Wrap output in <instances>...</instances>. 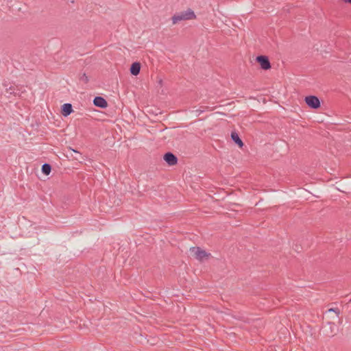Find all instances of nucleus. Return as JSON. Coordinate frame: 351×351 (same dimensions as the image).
Segmentation results:
<instances>
[{
	"instance_id": "f257e3e1",
	"label": "nucleus",
	"mask_w": 351,
	"mask_h": 351,
	"mask_svg": "<svg viewBox=\"0 0 351 351\" xmlns=\"http://www.w3.org/2000/svg\"><path fill=\"white\" fill-rule=\"evenodd\" d=\"M196 18L194 12L189 8L186 10L176 13L171 18L173 24H176L182 21L191 20Z\"/></svg>"
},
{
	"instance_id": "f03ea898",
	"label": "nucleus",
	"mask_w": 351,
	"mask_h": 351,
	"mask_svg": "<svg viewBox=\"0 0 351 351\" xmlns=\"http://www.w3.org/2000/svg\"><path fill=\"white\" fill-rule=\"evenodd\" d=\"M190 251L191 254L195 256V258L200 261L208 258L210 255L209 253H207L205 250H203L199 247H191Z\"/></svg>"
},
{
	"instance_id": "7ed1b4c3",
	"label": "nucleus",
	"mask_w": 351,
	"mask_h": 351,
	"mask_svg": "<svg viewBox=\"0 0 351 351\" xmlns=\"http://www.w3.org/2000/svg\"><path fill=\"white\" fill-rule=\"evenodd\" d=\"M305 102L308 107L313 109H317L320 106V101L317 97L310 95L305 97Z\"/></svg>"
},
{
	"instance_id": "20e7f679",
	"label": "nucleus",
	"mask_w": 351,
	"mask_h": 351,
	"mask_svg": "<svg viewBox=\"0 0 351 351\" xmlns=\"http://www.w3.org/2000/svg\"><path fill=\"white\" fill-rule=\"evenodd\" d=\"M256 61L260 64L261 69L267 70L271 68V64L269 58L265 56H258Z\"/></svg>"
},
{
	"instance_id": "39448f33",
	"label": "nucleus",
	"mask_w": 351,
	"mask_h": 351,
	"mask_svg": "<svg viewBox=\"0 0 351 351\" xmlns=\"http://www.w3.org/2000/svg\"><path fill=\"white\" fill-rule=\"evenodd\" d=\"M165 161L170 166H173L177 164L178 158L175 154L171 152H167L164 155L163 157Z\"/></svg>"
},
{
	"instance_id": "423d86ee",
	"label": "nucleus",
	"mask_w": 351,
	"mask_h": 351,
	"mask_svg": "<svg viewBox=\"0 0 351 351\" xmlns=\"http://www.w3.org/2000/svg\"><path fill=\"white\" fill-rule=\"evenodd\" d=\"M93 104L95 106L106 108L108 106V103L105 99L101 97H95L93 99Z\"/></svg>"
},
{
	"instance_id": "0eeeda50",
	"label": "nucleus",
	"mask_w": 351,
	"mask_h": 351,
	"mask_svg": "<svg viewBox=\"0 0 351 351\" xmlns=\"http://www.w3.org/2000/svg\"><path fill=\"white\" fill-rule=\"evenodd\" d=\"M73 112L72 105L71 104L66 103L62 106V114L64 117L69 116Z\"/></svg>"
},
{
	"instance_id": "6e6552de",
	"label": "nucleus",
	"mask_w": 351,
	"mask_h": 351,
	"mask_svg": "<svg viewBox=\"0 0 351 351\" xmlns=\"http://www.w3.org/2000/svg\"><path fill=\"white\" fill-rule=\"evenodd\" d=\"M130 71L133 75H137L141 71V64L137 62L132 63Z\"/></svg>"
},
{
	"instance_id": "1a4fd4ad",
	"label": "nucleus",
	"mask_w": 351,
	"mask_h": 351,
	"mask_svg": "<svg viewBox=\"0 0 351 351\" xmlns=\"http://www.w3.org/2000/svg\"><path fill=\"white\" fill-rule=\"evenodd\" d=\"M231 138L237 145H239V147H242L243 146L242 140L239 138L238 134L236 132H232Z\"/></svg>"
},
{
	"instance_id": "9d476101",
	"label": "nucleus",
	"mask_w": 351,
	"mask_h": 351,
	"mask_svg": "<svg viewBox=\"0 0 351 351\" xmlns=\"http://www.w3.org/2000/svg\"><path fill=\"white\" fill-rule=\"evenodd\" d=\"M41 170L45 175L48 176L51 171V166L48 163H45L42 165Z\"/></svg>"
},
{
	"instance_id": "9b49d317",
	"label": "nucleus",
	"mask_w": 351,
	"mask_h": 351,
	"mask_svg": "<svg viewBox=\"0 0 351 351\" xmlns=\"http://www.w3.org/2000/svg\"><path fill=\"white\" fill-rule=\"evenodd\" d=\"M329 312H335L336 313L337 315L339 314V310L338 308H330L328 310Z\"/></svg>"
},
{
	"instance_id": "f8f14e48",
	"label": "nucleus",
	"mask_w": 351,
	"mask_h": 351,
	"mask_svg": "<svg viewBox=\"0 0 351 351\" xmlns=\"http://www.w3.org/2000/svg\"><path fill=\"white\" fill-rule=\"evenodd\" d=\"M14 90V88H12V86H10L9 88H7L8 93H9L10 94H12V93L15 94Z\"/></svg>"
},
{
	"instance_id": "ddd939ff",
	"label": "nucleus",
	"mask_w": 351,
	"mask_h": 351,
	"mask_svg": "<svg viewBox=\"0 0 351 351\" xmlns=\"http://www.w3.org/2000/svg\"><path fill=\"white\" fill-rule=\"evenodd\" d=\"M82 80H83L85 82H87L88 81V77L85 74H84L82 77Z\"/></svg>"
},
{
	"instance_id": "4468645a",
	"label": "nucleus",
	"mask_w": 351,
	"mask_h": 351,
	"mask_svg": "<svg viewBox=\"0 0 351 351\" xmlns=\"http://www.w3.org/2000/svg\"><path fill=\"white\" fill-rule=\"evenodd\" d=\"M204 107H201V108L197 110L196 112H198V114H200L202 112H204Z\"/></svg>"
},
{
	"instance_id": "2eb2a0df",
	"label": "nucleus",
	"mask_w": 351,
	"mask_h": 351,
	"mask_svg": "<svg viewBox=\"0 0 351 351\" xmlns=\"http://www.w3.org/2000/svg\"><path fill=\"white\" fill-rule=\"evenodd\" d=\"M71 150H72V152H75V153H76V154H79L80 156V154L77 151H76L75 149H73Z\"/></svg>"
},
{
	"instance_id": "dca6fc26",
	"label": "nucleus",
	"mask_w": 351,
	"mask_h": 351,
	"mask_svg": "<svg viewBox=\"0 0 351 351\" xmlns=\"http://www.w3.org/2000/svg\"><path fill=\"white\" fill-rule=\"evenodd\" d=\"M345 2L349 3L351 4V0H343Z\"/></svg>"
}]
</instances>
